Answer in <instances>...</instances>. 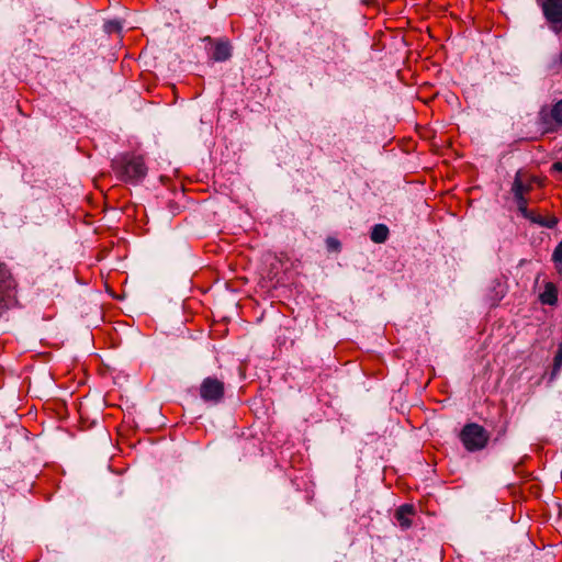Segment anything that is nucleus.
Here are the masks:
<instances>
[{
    "label": "nucleus",
    "instance_id": "obj_15",
    "mask_svg": "<svg viewBox=\"0 0 562 562\" xmlns=\"http://www.w3.org/2000/svg\"><path fill=\"white\" fill-rule=\"evenodd\" d=\"M552 259L555 263H562V241L555 247Z\"/></svg>",
    "mask_w": 562,
    "mask_h": 562
},
{
    "label": "nucleus",
    "instance_id": "obj_7",
    "mask_svg": "<svg viewBox=\"0 0 562 562\" xmlns=\"http://www.w3.org/2000/svg\"><path fill=\"white\" fill-rule=\"evenodd\" d=\"M415 515V507L412 504H404L395 510V519L402 529H408L412 526V517Z\"/></svg>",
    "mask_w": 562,
    "mask_h": 562
},
{
    "label": "nucleus",
    "instance_id": "obj_11",
    "mask_svg": "<svg viewBox=\"0 0 562 562\" xmlns=\"http://www.w3.org/2000/svg\"><path fill=\"white\" fill-rule=\"evenodd\" d=\"M526 191H527V188L525 187V184L522 183L520 178L517 176L513 183V192H514L515 199L525 198L524 194Z\"/></svg>",
    "mask_w": 562,
    "mask_h": 562
},
{
    "label": "nucleus",
    "instance_id": "obj_17",
    "mask_svg": "<svg viewBox=\"0 0 562 562\" xmlns=\"http://www.w3.org/2000/svg\"><path fill=\"white\" fill-rule=\"evenodd\" d=\"M560 60H561V63H562V53L560 54Z\"/></svg>",
    "mask_w": 562,
    "mask_h": 562
},
{
    "label": "nucleus",
    "instance_id": "obj_5",
    "mask_svg": "<svg viewBox=\"0 0 562 562\" xmlns=\"http://www.w3.org/2000/svg\"><path fill=\"white\" fill-rule=\"evenodd\" d=\"M225 394L224 382L215 376L205 378L200 385V397L205 403L218 404Z\"/></svg>",
    "mask_w": 562,
    "mask_h": 562
},
{
    "label": "nucleus",
    "instance_id": "obj_14",
    "mask_svg": "<svg viewBox=\"0 0 562 562\" xmlns=\"http://www.w3.org/2000/svg\"><path fill=\"white\" fill-rule=\"evenodd\" d=\"M516 201H517L518 210L521 212V214L525 217L529 218L530 215L527 210V200L525 198H520V199H516Z\"/></svg>",
    "mask_w": 562,
    "mask_h": 562
},
{
    "label": "nucleus",
    "instance_id": "obj_9",
    "mask_svg": "<svg viewBox=\"0 0 562 562\" xmlns=\"http://www.w3.org/2000/svg\"><path fill=\"white\" fill-rule=\"evenodd\" d=\"M390 231L384 224H375L370 233V238L375 244H383L387 240Z\"/></svg>",
    "mask_w": 562,
    "mask_h": 562
},
{
    "label": "nucleus",
    "instance_id": "obj_6",
    "mask_svg": "<svg viewBox=\"0 0 562 562\" xmlns=\"http://www.w3.org/2000/svg\"><path fill=\"white\" fill-rule=\"evenodd\" d=\"M15 281L10 271L0 265V311L9 308L15 301Z\"/></svg>",
    "mask_w": 562,
    "mask_h": 562
},
{
    "label": "nucleus",
    "instance_id": "obj_8",
    "mask_svg": "<svg viewBox=\"0 0 562 562\" xmlns=\"http://www.w3.org/2000/svg\"><path fill=\"white\" fill-rule=\"evenodd\" d=\"M232 56V46L227 41H217L214 45L212 59L215 61H225Z\"/></svg>",
    "mask_w": 562,
    "mask_h": 562
},
{
    "label": "nucleus",
    "instance_id": "obj_2",
    "mask_svg": "<svg viewBox=\"0 0 562 562\" xmlns=\"http://www.w3.org/2000/svg\"><path fill=\"white\" fill-rule=\"evenodd\" d=\"M488 439L490 435L486 429L475 423L467 424L460 432V440L470 452L484 449L487 446Z\"/></svg>",
    "mask_w": 562,
    "mask_h": 562
},
{
    "label": "nucleus",
    "instance_id": "obj_13",
    "mask_svg": "<svg viewBox=\"0 0 562 562\" xmlns=\"http://www.w3.org/2000/svg\"><path fill=\"white\" fill-rule=\"evenodd\" d=\"M327 248L331 251H339L340 250V241L334 237H328L326 239Z\"/></svg>",
    "mask_w": 562,
    "mask_h": 562
},
{
    "label": "nucleus",
    "instance_id": "obj_1",
    "mask_svg": "<svg viewBox=\"0 0 562 562\" xmlns=\"http://www.w3.org/2000/svg\"><path fill=\"white\" fill-rule=\"evenodd\" d=\"M111 167L116 178L125 183L137 184L147 175L143 156L133 153H123L115 156Z\"/></svg>",
    "mask_w": 562,
    "mask_h": 562
},
{
    "label": "nucleus",
    "instance_id": "obj_4",
    "mask_svg": "<svg viewBox=\"0 0 562 562\" xmlns=\"http://www.w3.org/2000/svg\"><path fill=\"white\" fill-rule=\"evenodd\" d=\"M549 27L555 34L562 33V0H537Z\"/></svg>",
    "mask_w": 562,
    "mask_h": 562
},
{
    "label": "nucleus",
    "instance_id": "obj_16",
    "mask_svg": "<svg viewBox=\"0 0 562 562\" xmlns=\"http://www.w3.org/2000/svg\"><path fill=\"white\" fill-rule=\"evenodd\" d=\"M114 29L120 30V25L117 23H114Z\"/></svg>",
    "mask_w": 562,
    "mask_h": 562
},
{
    "label": "nucleus",
    "instance_id": "obj_10",
    "mask_svg": "<svg viewBox=\"0 0 562 562\" xmlns=\"http://www.w3.org/2000/svg\"><path fill=\"white\" fill-rule=\"evenodd\" d=\"M540 300L543 304L554 305L558 301V292L552 283H548L544 291L540 295Z\"/></svg>",
    "mask_w": 562,
    "mask_h": 562
},
{
    "label": "nucleus",
    "instance_id": "obj_12",
    "mask_svg": "<svg viewBox=\"0 0 562 562\" xmlns=\"http://www.w3.org/2000/svg\"><path fill=\"white\" fill-rule=\"evenodd\" d=\"M562 369V341L559 344L558 351L553 360L552 376L557 375Z\"/></svg>",
    "mask_w": 562,
    "mask_h": 562
},
{
    "label": "nucleus",
    "instance_id": "obj_3",
    "mask_svg": "<svg viewBox=\"0 0 562 562\" xmlns=\"http://www.w3.org/2000/svg\"><path fill=\"white\" fill-rule=\"evenodd\" d=\"M537 124L542 134L555 133L562 127V99L551 108L542 106L538 113Z\"/></svg>",
    "mask_w": 562,
    "mask_h": 562
}]
</instances>
